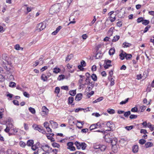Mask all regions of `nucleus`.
<instances>
[{"label": "nucleus", "instance_id": "46", "mask_svg": "<svg viewBox=\"0 0 154 154\" xmlns=\"http://www.w3.org/2000/svg\"><path fill=\"white\" fill-rule=\"evenodd\" d=\"M128 100H129V98H128L126 99L125 100V101H122L120 103V104L123 105V104H125L128 101Z\"/></svg>", "mask_w": 154, "mask_h": 154}, {"label": "nucleus", "instance_id": "35", "mask_svg": "<svg viewBox=\"0 0 154 154\" xmlns=\"http://www.w3.org/2000/svg\"><path fill=\"white\" fill-rule=\"evenodd\" d=\"M52 145L54 147L59 148L60 147V145L56 143H52Z\"/></svg>", "mask_w": 154, "mask_h": 154}, {"label": "nucleus", "instance_id": "19", "mask_svg": "<svg viewBox=\"0 0 154 154\" xmlns=\"http://www.w3.org/2000/svg\"><path fill=\"white\" fill-rule=\"evenodd\" d=\"M117 139L116 138H114L111 140L110 143H111V145H112V146H113L114 145H116L117 142Z\"/></svg>", "mask_w": 154, "mask_h": 154}, {"label": "nucleus", "instance_id": "55", "mask_svg": "<svg viewBox=\"0 0 154 154\" xmlns=\"http://www.w3.org/2000/svg\"><path fill=\"white\" fill-rule=\"evenodd\" d=\"M138 110V109L136 107H134V108H133L131 109V111L132 112H137Z\"/></svg>", "mask_w": 154, "mask_h": 154}, {"label": "nucleus", "instance_id": "24", "mask_svg": "<svg viewBox=\"0 0 154 154\" xmlns=\"http://www.w3.org/2000/svg\"><path fill=\"white\" fill-rule=\"evenodd\" d=\"M103 97H101L97 99L96 100H95L93 102V103H97L98 102H99L101 100H102L103 99Z\"/></svg>", "mask_w": 154, "mask_h": 154}, {"label": "nucleus", "instance_id": "60", "mask_svg": "<svg viewBox=\"0 0 154 154\" xmlns=\"http://www.w3.org/2000/svg\"><path fill=\"white\" fill-rule=\"evenodd\" d=\"M44 126L46 128L49 126V124L48 122H45L44 123Z\"/></svg>", "mask_w": 154, "mask_h": 154}, {"label": "nucleus", "instance_id": "34", "mask_svg": "<svg viewBox=\"0 0 154 154\" xmlns=\"http://www.w3.org/2000/svg\"><path fill=\"white\" fill-rule=\"evenodd\" d=\"M65 78V76L63 75H60L57 78V80L59 81H60L61 80H63Z\"/></svg>", "mask_w": 154, "mask_h": 154}, {"label": "nucleus", "instance_id": "23", "mask_svg": "<svg viewBox=\"0 0 154 154\" xmlns=\"http://www.w3.org/2000/svg\"><path fill=\"white\" fill-rule=\"evenodd\" d=\"M119 36L116 35L114 36L113 39L112 40V41L113 42H116L119 39Z\"/></svg>", "mask_w": 154, "mask_h": 154}, {"label": "nucleus", "instance_id": "37", "mask_svg": "<svg viewBox=\"0 0 154 154\" xmlns=\"http://www.w3.org/2000/svg\"><path fill=\"white\" fill-rule=\"evenodd\" d=\"M96 125L95 124L91 125L90 127V130H92L94 129L97 128V127H96Z\"/></svg>", "mask_w": 154, "mask_h": 154}, {"label": "nucleus", "instance_id": "9", "mask_svg": "<svg viewBox=\"0 0 154 154\" xmlns=\"http://www.w3.org/2000/svg\"><path fill=\"white\" fill-rule=\"evenodd\" d=\"M82 96V93L77 94L75 97V100L77 101H79L80 100Z\"/></svg>", "mask_w": 154, "mask_h": 154}, {"label": "nucleus", "instance_id": "57", "mask_svg": "<svg viewBox=\"0 0 154 154\" xmlns=\"http://www.w3.org/2000/svg\"><path fill=\"white\" fill-rule=\"evenodd\" d=\"M62 89H63L66 90H69L68 87L67 86H63L61 87Z\"/></svg>", "mask_w": 154, "mask_h": 154}, {"label": "nucleus", "instance_id": "51", "mask_svg": "<svg viewBox=\"0 0 154 154\" xmlns=\"http://www.w3.org/2000/svg\"><path fill=\"white\" fill-rule=\"evenodd\" d=\"M100 55L101 54L100 53L98 52L96 54L95 56V58L96 59H98L100 58Z\"/></svg>", "mask_w": 154, "mask_h": 154}, {"label": "nucleus", "instance_id": "7", "mask_svg": "<svg viewBox=\"0 0 154 154\" xmlns=\"http://www.w3.org/2000/svg\"><path fill=\"white\" fill-rule=\"evenodd\" d=\"M106 125L109 128H110V129L109 130H106V131L112 130L113 129V127L114 126V125L112 123H111L110 122L108 121L106 123Z\"/></svg>", "mask_w": 154, "mask_h": 154}, {"label": "nucleus", "instance_id": "29", "mask_svg": "<svg viewBox=\"0 0 154 154\" xmlns=\"http://www.w3.org/2000/svg\"><path fill=\"white\" fill-rule=\"evenodd\" d=\"M60 71V69L58 68H54V69L53 72L55 73H57Z\"/></svg>", "mask_w": 154, "mask_h": 154}, {"label": "nucleus", "instance_id": "45", "mask_svg": "<svg viewBox=\"0 0 154 154\" xmlns=\"http://www.w3.org/2000/svg\"><path fill=\"white\" fill-rule=\"evenodd\" d=\"M19 144L20 146L22 147H24L26 145V143L22 141H20Z\"/></svg>", "mask_w": 154, "mask_h": 154}, {"label": "nucleus", "instance_id": "49", "mask_svg": "<svg viewBox=\"0 0 154 154\" xmlns=\"http://www.w3.org/2000/svg\"><path fill=\"white\" fill-rule=\"evenodd\" d=\"M5 79V77L2 74H0V82H3Z\"/></svg>", "mask_w": 154, "mask_h": 154}, {"label": "nucleus", "instance_id": "41", "mask_svg": "<svg viewBox=\"0 0 154 154\" xmlns=\"http://www.w3.org/2000/svg\"><path fill=\"white\" fill-rule=\"evenodd\" d=\"M151 26L149 25H147L144 29V30L143 31L144 33H145L150 28Z\"/></svg>", "mask_w": 154, "mask_h": 154}, {"label": "nucleus", "instance_id": "12", "mask_svg": "<svg viewBox=\"0 0 154 154\" xmlns=\"http://www.w3.org/2000/svg\"><path fill=\"white\" fill-rule=\"evenodd\" d=\"M138 146L136 145H134L132 147V152L134 153H136L138 152Z\"/></svg>", "mask_w": 154, "mask_h": 154}, {"label": "nucleus", "instance_id": "18", "mask_svg": "<svg viewBox=\"0 0 154 154\" xmlns=\"http://www.w3.org/2000/svg\"><path fill=\"white\" fill-rule=\"evenodd\" d=\"M75 145L76 146L78 149H80L81 148V143L79 142L78 141L75 142L74 143Z\"/></svg>", "mask_w": 154, "mask_h": 154}, {"label": "nucleus", "instance_id": "36", "mask_svg": "<svg viewBox=\"0 0 154 154\" xmlns=\"http://www.w3.org/2000/svg\"><path fill=\"white\" fill-rule=\"evenodd\" d=\"M124 115L125 117H128V116L130 115L131 112L130 111H128L127 112H124Z\"/></svg>", "mask_w": 154, "mask_h": 154}, {"label": "nucleus", "instance_id": "2", "mask_svg": "<svg viewBox=\"0 0 154 154\" xmlns=\"http://www.w3.org/2000/svg\"><path fill=\"white\" fill-rule=\"evenodd\" d=\"M46 27V23L45 21H43L38 24L37 28L38 29H39L40 31L42 30Z\"/></svg>", "mask_w": 154, "mask_h": 154}, {"label": "nucleus", "instance_id": "20", "mask_svg": "<svg viewBox=\"0 0 154 154\" xmlns=\"http://www.w3.org/2000/svg\"><path fill=\"white\" fill-rule=\"evenodd\" d=\"M73 57V55L71 54L67 56L66 59V62H69Z\"/></svg>", "mask_w": 154, "mask_h": 154}, {"label": "nucleus", "instance_id": "28", "mask_svg": "<svg viewBox=\"0 0 154 154\" xmlns=\"http://www.w3.org/2000/svg\"><path fill=\"white\" fill-rule=\"evenodd\" d=\"M29 110L32 114H35V109L31 107H30L29 108Z\"/></svg>", "mask_w": 154, "mask_h": 154}, {"label": "nucleus", "instance_id": "1", "mask_svg": "<svg viewBox=\"0 0 154 154\" xmlns=\"http://www.w3.org/2000/svg\"><path fill=\"white\" fill-rule=\"evenodd\" d=\"M60 4H56L53 5L50 8L49 12L51 14L57 13L60 11Z\"/></svg>", "mask_w": 154, "mask_h": 154}, {"label": "nucleus", "instance_id": "54", "mask_svg": "<svg viewBox=\"0 0 154 154\" xmlns=\"http://www.w3.org/2000/svg\"><path fill=\"white\" fill-rule=\"evenodd\" d=\"M84 110V109L83 108H79L76 109L75 110V112H78L79 111H82Z\"/></svg>", "mask_w": 154, "mask_h": 154}, {"label": "nucleus", "instance_id": "22", "mask_svg": "<svg viewBox=\"0 0 154 154\" xmlns=\"http://www.w3.org/2000/svg\"><path fill=\"white\" fill-rule=\"evenodd\" d=\"M87 146V145L85 143H81V147L82 150L85 149Z\"/></svg>", "mask_w": 154, "mask_h": 154}, {"label": "nucleus", "instance_id": "25", "mask_svg": "<svg viewBox=\"0 0 154 154\" xmlns=\"http://www.w3.org/2000/svg\"><path fill=\"white\" fill-rule=\"evenodd\" d=\"M115 52V49L114 48L113 49L112 48H111L109 52V54L110 55H113Z\"/></svg>", "mask_w": 154, "mask_h": 154}, {"label": "nucleus", "instance_id": "50", "mask_svg": "<svg viewBox=\"0 0 154 154\" xmlns=\"http://www.w3.org/2000/svg\"><path fill=\"white\" fill-rule=\"evenodd\" d=\"M67 146H68V147H70L73 146V143L72 142H70L67 143Z\"/></svg>", "mask_w": 154, "mask_h": 154}, {"label": "nucleus", "instance_id": "4", "mask_svg": "<svg viewBox=\"0 0 154 154\" xmlns=\"http://www.w3.org/2000/svg\"><path fill=\"white\" fill-rule=\"evenodd\" d=\"M48 112V110L45 106H43L42 107V111L41 115L43 116H45Z\"/></svg>", "mask_w": 154, "mask_h": 154}, {"label": "nucleus", "instance_id": "16", "mask_svg": "<svg viewBox=\"0 0 154 154\" xmlns=\"http://www.w3.org/2000/svg\"><path fill=\"white\" fill-rule=\"evenodd\" d=\"M153 145V143H152L150 142H147L145 143V146L146 148H148L149 147H151Z\"/></svg>", "mask_w": 154, "mask_h": 154}, {"label": "nucleus", "instance_id": "59", "mask_svg": "<svg viewBox=\"0 0 154 154\" xmlns=\"http://www.w3.org/2000/svg\"><path fill=\"white\" fill-rule=\"evenodd\" d=\"M110 20L111 22L114 21L116 20L115 17H112V16H110Z\"/></svg>", "mask_w": 154, "mask_h": 154}, {"label": "nucleus", "instance_id": "10", "mask_svg": "<svg viewBox=\"0 0 154 154\" xmlns=\"http://www.w3.org/2000/svg\"><path fill=\"white\" fill-rule=\"evenodd\" d=\"M122 52L120 54L119 56L120 57V58L121 60H123L125 57L126 52H124L123 50H122Z\"/></svg>", "mask_w": 154, "mask_h": 154}, {"label": "nucleus", "instance_id": "56", "mask_svg": "<svg viewBox=\"0 0 154 154\" xmlns=\"http://www.w3.org/2000/svg\"><path fill=\"white\" fill-rule=\"evenodd\" d=\"M146 106H143L140 107V109H141V112H143L146 109Z\"/></svg>", "mask_w": 154, "mask_h": 154}, {"label": "nucleus", "instance_id": "11", "mask_svg": "<svg viewBox=\"0 0 154 154\" xmlns=\"http://www.w3.org/2000/svg\"><path fill=\"white\" fill-rule=\"evenodd\" d=\"M109 134H107L106 135H105L104 137V139L105 141L106 142L110 143L112 139L109 137Z\"/></svg>", "mask_w": 154, "mask_h": 154}, {"label": "nucleus", "instance_id": "40", "mask_svg": "<svg viewBox=\"0 0 154 154\" xmlns=\"http://www.w3.org/2000/svg\"><path fill=\"white\" fill-rule=\"evenodd\" d=\"M146 142V140L143 139H140L139 140V143L142 145H143Z\"/></svg>", "mask_w": 154, "mask_h": 154}, {"label": "nucleus", "instance_id": "43", "mask_svg": "<svg viewBox=\"0 0 154 154\" xmlns=\"http://www.w3.org/2000/svg\"><path fill=\"white\" fill-rule=\"evenodd\" d=\"M16 85V83L13 82H11L9 83V86L10 87L13 88Z\"/></svg>", "mask_w": 154, "mask_h": 154}, {"label": "nucleus", "instance_id": "48", "mask_svg": "<svg viewBox=\"0 0 154 154\" xmlns=\"http://www.w3.org/2000/svg\"><path fill=\"white\" fill-rule=\"evenodd\" d=\"M133 126H127L125 127V128L128 131H129L133 128Z\"/></svg>", "mask_w": 154, "mask_h": 154}, {"label": "nucleus", "instance_id": "42", "mask_svg": "<svg viewBox=\"0 0 154 154\" xmlns=\"http://www.w3.org/2000/svg\"><path fill=\"white\" fill-rule=\"evenodd\" d=\"M143 18L142 17H140L138 18L137 20V21L138 23H140L141 22H143Z\"/></svg>", "mask_w": 154, "mask_h": 154}, {"label": "nucleus", "instance_id": "3", "mask_svg": "<svg viewBox=\"0 0 154 154\" xmlns=\"http://www.w3.org/2000/svg\"><path fill=\"white\" fill-rule=\"evenodd\" d=\"M32 127L34 128L35 130L38 131L39 132L43 134L46 133V131L40 128L38 125H37L35 124H33Z\"/></svg>", "mask_w": 154, "mask_h": 154}, {"label": "nucleus", "instance_id": "15", "mask_svg": "<svg viewBox=\"0 0 154 154\" xmlns=\"http://www.w3.org/2000/svg\"><path fill=\"white\" fill-rule=\"evenodd\" d=\"M7 124L6 125V127H8L10 129L12 128V127L13 126V125L12 123L11 122H10L9 121H8V122L7 123Z\"/></svg>", "mask_w": 154, "mask_h": 154}, {"label": "nucleus", "instance_id": "58", "mask_svg": "<svg viewBox=\"0 0 154 154\" xmlns=\"http://www.w3.org/2000/svg\"><path fill=\"white\" fill-rule=\"evenodd\" d=\"M48 66H45L42 67L40 71L41 72L44 71L45 70L47 69H48Z\"/></svg>", "mask_w": 154, "mask_h": 154}, {"label": "nucleus", "instance_id": "44", "mask_svg": "<svg viewBox=\"0 0 154 154\" xmlns=\"http://www.w3.org/2000/svg\"><path fill=\"white\" fill-rule=\"evenodd\" d=\"M137 117V116L135 115H131L129 116V118L131 119H136Z\"/></svg>", "mask_w": 154, "mask_h": 154}, {"label": "nucleus", "instance_id": "62", "mask_svg": "<svg viewBox=\"0 0 154 154\" xmlns=\"http://www.w3.org/2000/svg\"><path fill=\"white\" fill-rule=\"evenodd\" d=\"M67 149H69L71 151H75V147L73 146L70 147H67Z\"/></svg>", "mask_w": 154, "mask_h": 154}, {"label": "nucleus", "instance_id": "52", "mask_svg": "<svg viewBox=\"0 0 154 154\" xmlns=\"http://www.w3.org/2000/svg\"><path fill=\"white\" fill-rule=\"evenodd\" d=\"M60 91V88L58 87H57L55 88L54 92L55 93L58 94L59 93Z\"/></svg>", "mask_w": 154, "mask_h": 154}, {"label": "nucleus", "instance_id": "53", "mask_svg": "<svg viewBox=\"0 0 154 154\" xmlns=\"http://www.w3.org/2000/svg\"><path fill=\"white\" fill-rule=\"evenodd\" d=\"M110 85L112 86L114 85L115 84L114 80L112 78H110Z\"/></svg>", "mask_w": 154, "mask_h": 154}, {"label": "nucleus", "instance_id": "17", "mask_svg": "<svg viewBox=\"0 0 154 154\" xmlns=\"http://www.w3.org/2000/svg\"><path fill=\"white\" fill-rule=\"evenodd\" d=\"M131 45V44L130 43L125 42L123 43L122 47L124 48L128 47Z\"/></svg>", "mask_w": 154, "mask_h": 154}, {"label": "nucleus", "instance_id": "31", "mask_svg": "<svg viewBox=\"0 0 154 154\" xmlns=\"http://www.w3.org/2000/svg\"><path fill=\"white\" fill-rule=\"evenodd\" d=\"M74 100V98L72 97H69L68 98V103L69 104H71Z\"/></svg>", "mask_w": 154, "mask_h": 154}, {"label": "nucleus", "instance_id": "14", "mask_svg": "<svg viewBox=\"0 0 154 154\" xmlns=\"http://www.w3.org/2000/svg\"><path fill=\"white\" fill-rule=\"evenodd\" d=\"M41 78L44 82H45L47 80L48 77L45 74H43L41 76Z\"/></svg>", "mask_w": 154, "mask_h": 154}, {"label": "nucleus", "instance_id": "26", "mask_svg": "<svg viewBox=\"0 0 154 154\" xmlns=\"http://www.w3.org/2000/svg\"><path fill=\"white\" fill-rule=\"evenodd\" d=\"M91 78L94 81H96L97 80V77L95 74H92L91 75Z\"/></svg>", "mask_w": 154, "mask_h": 154}, {"label": "nucleus", "instance_id": "27", "mask_svg": "<svg viewBox=\"0 0 154 154\" xmlns=\"http://www.w3.org/2000/svg\"><path fill=\"white\" fill-rule=\"evenodd\" d=\"M70 95L72 96H74L76 94V91L75 90H73L70 91H69Z\"/></svg>", "mask_w": 154, "mask_h": 154}, {"label": "nucleus", "instance_id": "30", "mask_svg": "<svg viewBox=\"0 0 154 154\" xmlns=\"http://www.w3.org/2000/svg\"><path fill=\"white\" fill-rule=\"evenodd\" d=\"M132 56L131 54H127L126 53L125 57L126 60H130L132 57Z\"/></svg>", "mask_w": 154, "mask_h": 154}, {"label": "nucleus", "instance_id": "5", "mask_svg": "<svg viewBox=\"0 0 154 154\" xmlns=\"http://www.w3.org/2000/svg\"><path fill=\"white\" fill-rule=\"evenodd\" d=\"M79 77L80 78V79L79 81V84L80 87L82 88H83L85 85L87 84L86 83H85L84 84H83L82 83V82L83 80V78H84L85 76H84L80 75H79Z\"/></svg>", "mask_w": 154, "mask_h": 154}, {"label": "nucleus", "instance_id": "33", "mask_svg": "<svg viewBox=\"0 0 154 154\" xmlns=\"http://www.w3.org/2000/svg\"><path fill=\"white\" fill-rule=\"evenodd\" d=\"M107 112L109 114H113L115 113V111L114 109H109L107 110Z\"/></svg>", "mask_w": 154, "mask_h": 154}, {"label": "nucleus", "instance_id": "39", "mask_svg": "<svg viewBox=\"0 0 154 154\" xmlns=\"http://www.w3.org/2000/svg\"><path fill=\"white\" fill-rule=\"evenodd\" d=\"M7 78H8L10 80H13L14 79V76L12 74H11L8 75H7Z\"/></svg>", "mask_w": 154, "mask_h": 154}, {"label": "nucleus", "instance_id": "64", "mask_svg": "<svg viewBox=\"0 0 154 154\" xmlns=\"http://www.w3.org/2000/svg\"><path fill=\"white\" fill-rule=\"evenodd\" d=\"M14 48L16 50H19L20 47L19 45L17 44L15 46Z\"/></svg>", "mask_w": 154, "mask_h": 154}, {"label": "nucleus", "instance_id": "61", "mask_svg": "<svg viewBox=\"0 0 154 154\" xmlns=\"http://www.w3.org/2000/svg\"><path fill=\"white\" fill-rule=\"evenodd\" d=\"M88 131V128H85L82 129L81 130V132L82 133H86Z\"/></svg>", "mask_w": 154, "mask_h": 154}, {"label": "nucleus", "instance_id": "63", "mask_svg": "<svg viewBox=\"0 0 154 154\" xmlns=\"http://www.w3.org/2000/svg\"><path fill=\"white\" fill-rule=\"evenodd\" d=\"M13 103L14 104L18 106L19 105V102L16 100H14L13 101Z\"/></svg>", "mask_w": 154, "mask_h": 154}, {"label": "nucleus", "instance_id": "8", "mask_svg": "<svg viewBox=\"0 0 154 154\" xmlns=\"http://www.w3.org/2000/svg\"><path fill=\"white\" fill-rule=\"evenodd\" d=\"M50 124L52 126V127L54 128H57L58 124L52 120H50L49 121Z\"/></svg>", "mask_w": 154, "mask_h": 154}, {"label": "nucleus", "instance_id": "6", "mask_svg": "<svg viewBox=\"0 0 154 154\" xmlns=\"http://www.w3.org/2000/svg\"><path fill=\"white\" fill-rule=\"evenodd\" d=\"M104 62L106 63V65L104 66V68L106 69L109 68V67L112 66L110 64L111 63V61L110 60H105Z\"/></svg>", "mask_w": 154, "mask_h": 154}, {"label": "nucleus", "instance_id": "13", "mask_svg": "<svg viewBox=\"0 0 154 154\" xmlns=\"http://www.w3.org/2000/svg\"><path fill=\"white\" fill-rule=\"evenodd\" d=\"M114 29V28L113 27H112L109 29L107 33L108 35L109 36H111L112 35Z\"/></svg>", "mask_w": 154, "mask_h": 154}, {"label": "nucleus", "instance_id": "47", "mask_svg": "<svg viewBox=\"0 0 154 154\" xmlns=\"http://www.w3.org/2000/svg\"><path fill=\"white\" fill-rule=\"evenodd\" d=\"M86 63L84 60H82L81 62V65L83 67H85L86 66Z\"/></svg>", "mask_w": 154, "mask_h": 154}, {"label": "nucleus", "instance_id": "38", "mask_svg": "<svg viewBox=\"0 0 154 154\" xmlns=\"http://www.w3.org/2000/svg\"><path fill=\"white\" fill-rule=\"evenodd\" d=\"M149 23V21L148 20H144L142 22V23L143 24L146 25H148Z\"/></svg>", "mask_w": 154, "mask_h": 154}, {"label": "nucleus", "instance_id": "32", "mask_svg": "<svg viewBox=\"0 0 154 154\" xmlns=\"http://www.w3.org/2000/svg\"><path fill=\"white\" fill-rule=\"evenodd\" d=\"M100 149L101 151H104L106 148V146L105 145H100Z\"/></svg>", "mask_w": 154, "mask_h": 154}, {"label": "nucleus", "instance_id": "21", "mask_svg": "<svg viewBox=\"0 0 154 154\" xmlns=\"http://www.w3.org/2000/svg\"><path fill=\"white\" fill-rule=\"evenodd\" d=\"M34 143V142L32 140H29L27 142V145L29 146H31Z\"/></svg>", "mask_w": 154, "mask_h": 154}]
</instances>
